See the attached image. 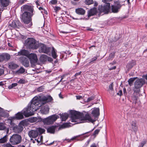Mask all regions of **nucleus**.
<instances>
[{
  "instance_id": "1",
  "label": "nucleus",
  "mask_w": 147,
  "mask_h": 147,
  "mask_svg": "<svg viewBox=\"0 0 147 147\" xmlns=\"http://www.w3.org/2000/svg\"><path fill=\"white\" fill-rule=\"evenodd\" d=\"M21 9L24 12L21 16L20 18L24 23L28 24L31 21V18L35 13L34 6L25 5L21 7Z\"/></svg>"
},
{
  "instance_id": "2",
  "label": "nucleus",
  "mask_w": 147,
  "mask_h": 147,
  "mask_svg": "<svg viewBox=\"0 0 147 147\" xmlns=\"http://www.w3.org/2000/svg\"><path fill=\"white\" fill-rule=\"evenodd\" d=\"M52 97L49 96H40L35 97L32 100L30 107V110L34 112L38 109L39 107L51 101Z\"/></svg>"
},
{
  "instance_id": "3",
  "label": "nucleus",
  "mask_w": 147,
  "mask_h": 147,
  "mask_svg": "<svg viewBox=\"0 0 147 147\" xmlns=\"http://www.w3.org/2000/svg\"><path fill=\"white\" fill-rule=\"evenodd\" d=\"M71 113L72 115V122H77V123H83L87 121L93 123L95 121L93 120L88 114H86L84 116L83 114L75 111H72Z\"/></svg>"
},
{
  "instance_id": "4",
  "label": "nucleus",
  "mask_w": 147,
  "mask_h": 147,
  "mask_svg": "<svg viewBox=\"0 0 147 147\" xmlns=\"http://www.w3.org/2000/svg\"><path fill=\"white\" fill-rule=\"evenodd\" d=\"M38 42L33 38H28L24 42L25 46L29 49H36L38 48Z\"/></svg>"
},
{
  "instance_id": "5",
  "label": "nucleus",
  "mask_w": 147,
  "mask_h": 147,
  "mask_svg": "<svg viewBox=\"0 0 147 147\" xmlns=\"http://www.w3.org/2000/svg\"><path fill=\"white\" fill-rule=\"evenodd\" d=\"M113 0H102V1L105 3L103 5H101L98 6V9L99 12L100 16V13L104 12V13H108L110 10V5L109 3H107L108 2H110Z\"/></svg>"
},
{
  "instance_id": "6",
  "label": "nucleus",
  "mask_w": 147,
  "mask_h": 147,
  "mask_svg": "<svg viewBox=\"0 0 147 147\" xmlns=\"http://www.w3.org/2000/svg\"><path fill=\"white\" fill-rule=\"evenodd\" d=\"M146 81L142 78L137 80L134 82V87L133 88L134 93H139L141 88L146 83Z\"/></svg>"
},
{
  "instance_id": "7",
  "label": "nucleus",
  "mask_w": 147,
  "mask_h": 147,
  "mask_svg": "<svg viewBox=\"0 0 147 147\" xmlns=\"http://www.w3.org/2000/svg\"><path fill=\"white\" fill-rule=\"evenodd\" d=\"M59 118V116L57 115H52L45 119H43V122L45 124L47 125L51 124Z\"/></svg>"
},
{
  "instance_id": "8",
  "label": "nucleus",
  "mask_w": 147,
  "mask_h": 147,
  "mask_svg": "<svg viewBox=\"0 0 147 147\" xmlns=\"http://www.w3.org/2000/svg\"><path fill=\"white\" fill-rule=\"evenodd\" d=\"M9 140L12 144H17L21 142L22 140V137L18 134H13Z\"/></svg>"
},
{
  "instance_id": "9",
  "label": "nucleus",
  "mask_w": 147,
  "mask_h": 147,
  "mask_svg": "<svg viewBox=\"0 0 147 147\" xmlns=\"http://www.w3.org/2000/svg\"><path fill=\"white\" fill-rule=\"evenodd\" d=\"M38 45L39 52L47 54L50 53V51L51 50L50 47H47L45 45L41 43H38Z\"/></svg>"
},
{
  "instance_id": "10",
  "label": "nucleus",
  "mask_w": 147,
  "mask_h": 147,
  "mask_svg": "<svg viewBox=\"0 0 147 147\" xmlns=\"http://www.w3.org/2000/svg\"><path fill=\"white\" fill-rule=\"evenodd\" d=\"M122 5L119 2H116L115 4L111 5V11L113 13H117L120 10Z\"/></svg>"
},
{
  "instance_id": "11",
  "label": "nucleus",
  "mask_w": 147,
  "mask_h": 147,
  "mask_svg": "<svg viewBox=\"0 0 147 147\" xmlns=\"http://www.w3.org/2000/svg\"><path fill=\"white\" fill-rule=\"evenodd\" d=\"M27 57L30 61L32 64L33 65H34L37 62L38 60L37 56L35 54H29Z\"/></svg>"
},
{
  "instance_id": "12",
  "label": "nucleus",
  "mask_w": 147,
  "mask_h": 147,
  "mask_svg": "<svg viewBox=\"0 0 147 147\" xmlns=\"http://www.w3.org/2000/svg\"><path fill=\"white\" fill-rule=\"evenodd\" d=\"M20 60L22 64L26 67H28L29 65V60L27 57H24L23 56L20 58Z\"/></svg>"
},
{
  "instance_id": "13",
  "label": "nucleus",
  "mask_w": 147,
  "mask_h": 147,
  "mask_svg": "<svg viewBox=\"0 0 147 147\" xmlns=\"http://www.w3.org/2000/svg\"><path fill=\"white\" fill-rule=\"evenodd\" d=\"M136 65V62L135 60H132L129 62L127 65L126 68V73H128L131 68Z\"/></svg>"
},
{
  "instance_id": "14",
  "label": "nucleus",
  "mask_w": 147,
  "mask_h": 147,
  "mask_svg": "<svg viewBox=\"0 0 147 147\" xmlns=\"http://www.w3.org/2000/svg\"><path fill=\"white\" fill-rule=\"evenodd\" d=\"M10 58V55L7 53L3 54L0 55V62L4 61H7Z\"/></svg>"
},
{
  "instance_id": "15",
  "label": "nucleus",
  "mask_w": 147,
  "mask_h": 147,
  "mask_svg": "<svg viewBox=\"0 0 147 147\" xmlns=\"http://www.w3.org/2000/svg\"><path fill=\"white\" fill-rule=\"evenodd\" d=\"M98 12L96 8L94 7L91 8L88 12V17L96 15Z\"/></svg>"
},
{
  "instance_id": "16",
  "label": "nucleus",
  "mask_w": 147,
  "mask_h": 147,
  "mask_svg": "<svg viewBox=\"0 0 147 147\" xmlns=\"http://www.w3.org/2000/svg\"><path fill=\"white\" fill-rule=\"evenodd\" d=\"M9 25L12 27L16 28L21 26L22 24L19 20H15L13 21L11 24H9Z\"/></svg>"
},
{
  "instance_id": "17",
  "label": "nucleus",
  "mask_w": 147,
  "mask_h": 147,
  "mask_svg": "<svg viewBox=\"0 0 147 147\" xmlns=\"http://www.w3.org/2000/svg\"><path fill=\"white\" fill-rule=\"evenodd\" d=\"M38 133L36 129L35 130H32L30 131L28 134L30 138H35L38 135Z\"/></svg>"
},
{
  "instance_id": "18",
  "label": "nucleus",
  "mask_w": 147,
  "mask_h": 147,
  "mask_svg": "<svg viewBox=\"0 0 147 147\" xmlns=\"http://www.w3.org/2000/svg\"><path fill=\"white\" fill-rule=\"evenodd\" d=\"M10 3V0H0V6L2 7H6Z\"/></svg>"
},
{
  "instance_id": "19",
  "label": "nucleus",
  "mask_w": 147,
  "mask_h": 147,
  "mask_svg": "<svg viewBox=\"0 0 147 147\" xmlns=\"http://www.w3.org/2000/svg\"><path fill=\"white\" fill-rule=\"evenodd\" d=\"M49 109L48 106L46 105L42 107L41 108L40 111L42 113L46 114L49 113Z\"/></svg>"
},
{
  "instance_id": "20",
  "label": "nucleus",
  "mask_w": 147,
  "mask_h": 147,
  "mask_svg": "<svg viewBox=\"0 0 147 147\" xmlns=\"http://www.w3.org/2000/svg\"><path fill=\"white\" fill-rule=\"evenodd\" d=\"M75 12L78 15H83L85 14L86 11L82 8H78L76 9Z\"/></svg>"
},
{
  "instance_id": "21",
  "label": "nucleus",
  "mask_w": 147,
  "mask_h": 147,
  "mask_svg": "<svg viewBox=\"0 0 147 147\" xmlns=\"http://www.w3.org/2000/svg\"><path fill=\"white\" fill-rule=\"evenodd\" d=\"M92 114L94 117H97L99 115V109L98 108H95L92 111Z\"/></svg>"
},
{
  "instance_id": "22",
  "label": "nucleus",
  "mask_w": 147,
  "mask_h": 147,
  "mask_svg": "<svg viewBox=\"0 0 147 147\" xmlns=\"http://www.w3.org/2000/svg\"><path fill=\"white\" fill-rule=\"evenodd\" d=\"M131 128L134 131H136L137 130V127L136 125V122L135 121H132L131 123Z\"/></svg>"
},
{
  "instance_id": "23",
  "label": "nucleus",
  "mask_w": 147,
  "mask_h": 147,
  "mask_svg": "<svg viewBox=\"0 0 147 147\" xmlns=\"http://www.w3.org/2000/svg\"><path fill=\"white\" fill-rule=\"evenodd\" d=\"M113 83H112L109 86V88L108 90V91L109 92L110 94L112 95H113L114 94V92L113 90Z\"/></svg>"
},
{
  "instance_id": "24",
  "label": "nucleus",
  "mask_w": 147,
  "mask_h": 147,
  "mask_svg": "<svg viewBox=\"0 0 147 147\" xmlns=\"http://www.w3.org/2000/svg\"><path fill=\"white\" fill-rule=\"evenodd\" d=\"M29 54V53L28 51L25 50H23L19 52L18 55H24L27 57Z\"/></svg>"
},
{
  "instance_id": "25",
  "label": "nucleus",
  "mask_w": 147,
  "mask_h": 147,
  "mask_svg": "<svg viewBox=\"0 0 147 147\" xmlns=\"http://www.w3.org/2000/svg\"><path fill=\"white\" fill-rule=\"evenodd\" d=\"M23 129V127L19 125L18 126L15 127L13 128V130L14 131L17 133H19L21 132Z\"/></svg>"
},
{
  "instance_id": "26",
  "label": "nucleus",
  "mask_w": 147,
  "mask_h": 147,
  "mask_svg": "<svg viewBox=\"0 0 147 147\" xmlns=\"http://www.w3.org/2000/svg\"><path fill=\"white\" fill-rule=\"evenodd\" d=\"M8 65L9 67L13 69H15L18 67L17 65L13 62L9 63Z\"/></svg>"
},
{
  "instance_id": "27",
  "label": "nucleus",
  "mask_w": 147,
  "mask_h": 147,
  "mask_svg": "<svg viewBox=\"0 0 147 147\" xmlns=\"http://www.w3.org/2000/svg\"><path fill=\"white\" fill-rule=\"evenodd\" d=\"M116 63V62L115 61H113L112 63H110L108 66L109 70H111L115 69L116 67L115 66H114V65Z\"/></svg>"
},
{
  "instance_id": "28",
  "label": "nucleus",
  "mask_w": 147,
  "mask_h": 147,
  "mask_svg": "<svg viewBox=\"0 0 147 147\" xmlns=\"http://www.w3.org/2000/svg\"><path fill=\"white\" fill-rule=\"evenodd\" d=\"M56 127V126H53L49 127L47 129V131L48 132L54 134Z\"/></svg>"
},
{
  "instance_id": "29",
  "label": "nucleus",
  "mask_w": 147,
  "mask_h": 147,
  "mask_svg": "<svg viewBox=\"0 0 147 147\" xmlns=\"http://www.w3.org/2000/svg\"><path fill=\"white\" fill-rule=\"evenodd\" d=\"M60 115L62 121H65L68 117V115L67 113H63Z\"/></svg>"
},
{
  "instance_id": "30",
  "label": "nucleus",
  "mask_w": 147,
  "mask_h": 147,
  "mask_svg": "<svg viewBox=\"0 0 147 147\" xmlns=\"http://www.w3.org/2000/svg\"><path fill=\"white\" fill-rule=\"evenodd\" d=\"M47 56L45 55H42L40 57V61L42 62H45L47 61Z\"/></svg>"
},
{
  "instance_id": "31",
  "label": "nucleus",
  "mask_w": 147,
  "mask_h": 147,
  "mask_svg": "<svg viewBox=\"0 0 147 147\" xmlns=\"http://www.w3.org/2000/svg\"><path fill=\"white\" fill-rule=\"evenodd\" d=\"M16 118L18 119H20L24 118L23 115L22 113L19 112L16 115Z\"/></svg>"
},
{
  "instance_id": "32",
  "label": "nucleus",
  "mask_w": 147,
  "mask_h": 147,
  "mask_svg": "<svg viewBox=\"0 0 147 147\" xmlns=\"http://www.w3.org/2000/svg\"><path fill=\"white\" fill-rule=\"evenodd\" d=\"M51 54L53 57L54 59H56V58L57 57V55L56 53V52L53 47L52 48L51 50Z\"/></svg>"
},
{
  "instance_id": "33",
  "label": "nucleus",
  "mask_w": 147,
  "mask_h": 147,
  "mask_svg": "<svg viewBox=\"0 0 147 147\" xmlns=\"http://www.w3.org/2000/svg\"><path fill=\"white\" fill-rule=\"evenodd\" d=\"M136 78H131L129 79V80L128 81V84L129 85L131 86L133 84V82L134 81V80L136 79Z\"/></svg>"
},
{
  "instance_id": "34",
  "label": "nucleus",
  "mask_w": 147,
  "mask_h": 147,
  "mask_svg": "<svg viewBox=\"0 0 147 147\" xmlns=\"http://www.w3.org/2000/svg\"><path fill=\"white\" fill-rule=\"evenodd\" d=\"M25 71V69L22 67H20V69L16 71V74H23Z\"/></svg>"
},
{
  "instance_id": "35",
  "label": "nucleus",
  "mask_w": 147,
  "mask_h": 147,
  "mask_svg": "<svg viewBox=\"0 0 147 147\" xmlns=\"http://www.w3.org/2000/svg\"><path fill=\"white\" fill-rule=\"evenodd\" d=\"M6 137H7L6 136H5L2 138L0 139V143H4L6 142L7 141Z\"/></svg>"
},
{
  "instance_id": "36",
  "label": "nucleus",
  "mask_w": 147,
  "mask_h": 147,
  "mask_svg": "<svg viewBox=\"0 0 147 147\" xmlns=\"http://www.w3.org/2000/svg\"><path fill=\"white\" fill-rule=\"evenodd\" d=\"M26 124V121L25 120H22L19 124V125L23 127V126Z\"/></svg>"
},
{
  "instance_id": "37",
  "label": "nucleus",
  "mask_w": 147,
  "mask_h": 147,
  "mask_svg": "<svg viewBox=\"0 0 147 147\" xmlns=\"http://www.w3.org/2000/svg\"><path fill=\"white\" fill-rule=\"evenodd\" d=\"M36 130L40 134L43 133L45 131V129L40 128H37Z\"/></svg>"
},
{
  "instance_id": "38",
  "label": "nucleus",
  "mask_w": 147,
  "mask_h": 147,
  "mask_svg": "<svg viewBox=\"0 0 147 147\" xmlns=\"http://www.w3.org/2000/svg\"><path fill=\"white\" fill-rule=\"evenodd\" d=\"M70 126V123H65L63 124L60 127V128H64L69 127Z\"/></svg>"
},
{
  "instance_id": "39",
  "label": "nucleus",
  "mask_w": 147,
  "mask_h": 147,
  "mask_svg": "<svg viewBox=\"0 0 147 147\" xmlns=\"http://www.w3.org/2000/svg\"><path fill=\"white\" fill-rule=\"evenodd\" d=\"M114 53H112L109 55V58L107 59V60H112V59L114 57Z\"/></svg>"
},
{
  "instance_id": "40",
  "label": "nucleus",
  "mask_w": 147,
  "mask_h": 147,
  "mask_svg": "<svg viewBox=\"0 0 147 147\" xmlns=\"http://www.w3.org/2000/svg\"><path fill=\"white\" fill-rule=\"evenodd\" d=\"M85 2L86 4L90 5L92 4L93 3V1L92 0H86Z\"/></svg>"
},
{
  "instance_id": "41",
  "label": "nucleus",
  "mask_w": 147,
  "mask_h": 147,
  "mask_svg": "<svg viewBox=\"0 0 147 147\" xmlns=\"http://www.w3.org/2000/svg\"><path fill=\"white\" fill-rule=\"evenodd\" d=\"M17 83H13L11 85L9 86L8 87V88L9 89H11L13 87L17 86Z\"/></svg>"
},
{
  "instance_id": "42",
  "label": "nucleus",
  "mask_w": 147,
  "mask_h": 147,
  "mask_svg": "<svg viewBox=\"0 0 147 147\" xmlns=\"http://www.w3.org/2000/svg\"><path fill=\"white\" fill-rule=\"evenodd\" d=\"M5 128V126L3 123H0V130H3Z\"/></svg>"
},
{
  "instance_id": "43",
  "label": "nucleus",
  "mask_w": 147,
  "mask_h": 147,
  "mask_svg": "<svg viewBox=\"0 0 147 147\" xmlns=\"http://www.w3.org/2000/svg\"><path fill=\"white\" fill-rule=\"evenodd\" d=\"M37 121V118L36 117H33L30 119V121L31 122L33 123L36 122Z\"/></svg>"
},
{
  "instance_id": "44",
  "label": "nucleus",
  "mask_w": 147,
  "mask_h": 147,
  "mask_svg": "<svg viewBox=\"0 0 147 147\" xmlns=\"http://www.w3.org/2000/svg\"><path fill=\"white\" fill-rule=\"evenodd\" d=\"M25 83V81L24 79H20L18 82L20 84H23Z\"/></svg>"
},
{
  "instance_id": "45",
  "label": "nucleus",
  "mask_w": 147,
  "mask_h": 147,
  "mask_svg": "<svg viewBox=\"0 0 147 147\" xmlns=\"http://www.w3.org/2000/svg\"><path fill=\"white\" fill-rule=\"evenodd\" d=\"M94 97L93 96H91L90 97H89L87 100V102H88L94 99Z\"/></svg>"
},
{
  "instance_id": "46",
  "label": "nucleus",
  "mask_w": 147,
  "mask_h": 147,
  "mask_svg": "<svg viewBox=\"0 0 147 147\" xmlns=\"http://www.w3.org/2000/svg\"><path fill=\"white\" fill-rule=\"evenodd\" d=\"M132 99L133 100V102L135 103H136L137 102V97L136 96H134L132 97Z\"/></svg>"
},
{
  "instance_id": "47",
  "label": "nucleus",
  "mask_w": 147,
  "mask_h": 147,
  "mask_svg": "<svg viewBox=\"0 0 147 147\" xmlns=\"http://www.w3.org/2000/svg\"><path fill=\"white\" fill-rule=\"evenodd\" d=\"M146 143V141L145 140H144L142 141L140 145V146L141 147H143L144 145Z\"/></svg>"
},
{
  "instance_id": "48",
  "label": "nucleus",
  "mask_w": 147,
  "mask_h": 147,
  "mask_svg": "<svg viewBox=\"0 0 147 147\" xmlns=\"http://www.w3.org/2000/svg\"><path fill=\"white\" fill-rule=\"evenodd\" d=\"M44 89V88L43 87L41 86L37 88V90L39 92H41Z\"/></svg>"
},
{
  "instance_id": "49",
  "label": "nucleus",
  "mask_w": 147,
  "mask_h": 147,
  "mask_svg": "<svg viewBox=\"0 0 147 147\" xmlns=\"http://www.w3.org/2000/svg\"><path fill=\"white\" fill-rule=\"evenodd\" d=\"M4 147H14L11 145L10 144H7L4 145Z\"/></svg>"
},
{
  "instance_id": "50",
  "label": "nucleus",
  "mask_w": 147,
  "mask_h": 147,
  "mask_svg": "<svg viewBox=\"0 0 147 147\" xmlns=\"http://www.w3.org/2000/svg\"><path fill=\"white\" fill-rule=\"evenodd\" d=\"M26 1V0H19V4L22 5L23 4L24 2Z\"/></svg>"
},
{
  "instance_id": "51",
  "label": "nucleus",
  "mask_w": 147,
  "mask_h": 147,
  "mask_svg": "<svg viewBox=\"0 0 147 147\" xmlns=\"http://www.w3.org/2000/svg\"><path fill=\"white\" fill-rule=\"evenodd\" d=\"M142 79H144V80H145V79L146 80L147 82V74H145L143 75Z\"/></svg>"
},
{
  "instance_id": "52",
  "label": "nucleus",
  "mask_w": 147,
  "mask_h": 147,
  "mask_svg": "<svg viewBox=\"0 0 147 147\" xmlns=\"http://www.w3.org/2000/svg\"><path fill=\"white\" fill-rule=\"evenodd\" d=\"M57 3V0H52L51 1V3L52 4H55Z\"/></svg>"
},
{
  "instance_id": "53",
  "label": "nucleus",
  "mask_w": 147,
  "mask_h": 147,
  "mask_svg": "<svg viewBox=\"0 0 147 147\" xmlns=\"http://www.w3.org/2000/svg\"><path fill=\"white\" fill-rule=\"evenodd\" d=\"M61 9V8L58 7H56L54 9L56 12Z\"/></svg>"
},
{
  "instance_id": "54",
  "label": "nucleus",
  "mask_w": 147,
  "mask_h": 147,
  "mask_svg": "<svg viewBox=\"0 0 147 147\" xmlns=\"http://www.w3.org/2000/svg\"><path fill=\"white\" fill-rule=\"evenodd\" d=\"M99 131V129H96V130L94 131V134H93L94 135H96V134H97L98 133Z\"/></svg>"
},
{
  "instance_id": "55",
  "label": "nucleus",
  "mask_w": 147,
  "mask_h": 147,
  "mask_svg": "<svg viewBox=\"0 0 147 147\" xmlns=\"http://www.w3.org/2000/svg\"><path fill=\"white\" fill-rule=\"evenodd\" d=\"M97 57L98 56H96L95 57L93 58L92 59V60L91 61L90 63L96 60L97 59Z\"/></svg>"
},
{
  "instance_id": "56",
  "label": "nucleus",
  "mask_w": 147,
  "mask_h": 147,
  "mask_svg": "<svg viewBox=\"0 0 147 147\" xmlns=\"http://www.w3.org/2000/svg\"><path fill=\"white\" fill-rule=\"evenodd\" d=\"M47 60H48L49 61L51 62L52 61L53 59L51 57H48L47 56Z\"/></svg>"
},
{
  "instance_id": "57",
  "label": "nucleus",
  "mask_w": 147,
  "mask_h": 147,
  "mask_svg": "<svg viewBox=\"0 0 147 147\" xmlns=\"http://www.w3.org/2000/svg\"><path fill=\"white\" fill-rule=\"evenodd\" d=\"M76 97L77 99L80 100L82 99V97L80 96H76Z\"/></svg>"
},
{
  "instance_id": "58",
  "label": "nucleus",
  "mask_w": 147,
  "mask_h": 147,
  "mask_svg": "<svg viewBox=\"0 0 147 147\" xmlns=\"http://www.w3.org/2000/svg\"><path fill=\"white\" fill-rule=\"evenodd\" d=\"M0 113L4 114V111L3 109L0 107Z\"/></svg>"
},
{
  "instance_id": "59",
  "label": "nucleus",
  "mask_w": 147,
  "mask_h": 147,
  "mask_svg": "<svg viewBox=\"0 0 147 147\" xmlns=\"http://www.w3.org/2000/svg\"><path fill=\"white\" fill-rule=\"evenodd\" d=\"M33 115L32 113H28L27 115H26V113H25L24 115L26 117H28L29 116L32 115Z\"/></svg>"
},
{
  "instance_id": "60",
  "label": "nucleus",
  "mask_w": 147,
  "mask_h": 147,
  "mask_svg": "<svg viewBox=\"0 0 147 147\" xmlns=\"http://www.w3.org/2000/svg\"><path fill=\"white\" fill-rule=\"evenodd\" d=\"M122 94V90H120L119 92L117 93V94L120 96H121Z\"/></svg>"
},
{
  "instance_id": "61",
  "label": "nucleus",
  "mask_w": 147,
  "mask_h": 147,
  "mask_svg": "<svg viewBox=\"0 0 147 147\" xmlns=\"http://www.w3.org/2000/svg\"><path fill=\"white\" fill-rule=\"evenodd\" d=\"M39 2V1L38 0H37L36 1V2H35L36 5H37V8H38V6H39L40 5L38 3Z\"/></svg>"
},
{
  "instance_id": "62",
  "label": "nucleus",
  "mask_w": 147,
  "mask_h": 147,
  "mask_svg": "<svg viewBox=\"0 0 147 147\" xmlns=\"http://www.w3.org/2000/svg\"><path fill=\"white\" fill-rule=\"evenodd\" d=\"M4 70L2 68H0V74H4Z\"/></svg>"
},
{
  "instance_id": "63",
  "label": "nucleus",
  "mask_w": 147,
  "mask_h": 147,
  "mask_svg": "<svg viewBox=\"0 0 147 147\" xmlns=\"http://www.w3.org/2000/svg\"><path fill=\"white\" fill-rule=\"evenodd\" d=\"M5 116L4 114L0 113V119H1V117H4Z\"/></svg>"
},
{
  "instance_id": "64",
  "label": "nucleus",
  "mask_w": 147,
  "mask_h": 147,
  "mask_svg": "<svg viewBox=\"0 0 147 147\" xmlns=\"http://www.w3.org/2000/svg\"><path fill=\"white\" fill-rule=\"evenodd\" d=\"M90 147H97L95 144H93Z\"/></svg>"
}]
</instances>
